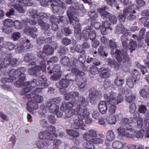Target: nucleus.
Returning a JSON list of instances; mask_svg holds the SVG:
<instances>
[{
	"label": "nucleus",
	"instance_id": "8fccbe9b",
	"mask_svg": "<svg viewBox=\"0 0 149 149\" xmlns=\"http://www.w3.org/2000/svg\"><path fill=\"white\" fill-rule=\"evenodd\" d=\"M24 23L25 21L23 22V23L22 24L20 21L16 20L14 22V26H15V28L17 29H21L24 27H26V26L24 24Z\"/></svg>",
	"mask_w": 149,
	"mask_h": 149
},
{
	"label": "nucleus",
	"instance_id": "58836bf2",
	"mask_svg": "<svg viewBox=\"0 0 149 149\" xmlns=\"http://www.w3.org/2000/svg\"><path fill=\"white\" fill-rule=\"evenodd\" d=\"M105 100L109 104L108 105L109 112L111 114L115 113L117 108V107L115 106L116 105H114L113 103H111L110 102L108 101L107 100Z\"/></svg>",
	"mask_w": 149,
	"mask_h": 149
},
{
	"label": "nucleus",
	"instance_id": "c9c22d12",
	"mask_svg": "<svg viewBox=\"0 0 149 149\" xmlns=\"http://www.w3.org/2000/svg\"><path fill=\"white\" fill-rule=\"evenodd\" d=\"M38 23L43 30L47 31L49 28V25L48 23L45 22L42 19H38Z\"/></svg>",
	"mask_w": 149,
	"mask_h": 149
},
{
	"label": "nucleus",
	"instance_id": "a18cd8bd",
	"mask_svg": "<svg viewBox=\"0 0 149 149\" xmlns=\"http://www.w3.org/2000/svg\"><path fill=\"white\" fill-rule=\"evenodd\" d=\"M77 84L80 89L84 88L86 84V81L81 78H80L77 81Z\"/></svg>",
	"mask_w": 149,
	"mask_h": 149
},
{
	"label": "nucleus",
	"instance_id": "cd10ccee",
	"mask_svg": "<svg viewBox=\"0 0 149 149\" xmlns=\"http://www.w3.org/2000/svg\"><path fill=\"white\" fill-rule=\"evenodd\" d=\"M119 115H110L106 118L107 121L109 124L113 125L115 124L116 122L117 118H119Z\"/></svg>",
	"mask_w": 149,
	"mask_h": 149
},
{
	"label": "nucleus",
	"instance_id": "f3484780",
	"mask_svg": "<svg viewBox=\"0 0 149 149\" xmlns=\"http://www.w3.org/2000/svg\"><path fill=\"white\" fill-rule=\"evenodd\" d=\"M30 100L26 104V109L30 113H32L34 110L37 109L38 107V104L34 102L32 100Z\"/></svg>",
	"mask_w": 149,
	"mask_h": 149
},
{
	"label": "nucleus",
	"instance_id": "c756f323",
	"mask_svg": "<svg viewBox=\"0 0 149 149\" xmlns=\"http://www.w3.org/2000/svg\"><path fill=\"white\" fill-rule=\"evenodd\" d=\"M26 79L25 74L21 75V76L19 78V80L15 83V85L17 87H20L24 85V81Z\"/></svg>",
	"mask_w": 149,
	"mask_h": 149
},
{
	"label": "nucleus",
	"instance_id": "4d7b16f0",
	"mask_svg": "<svg viewBox=\"0 0 149 149\" xmlns=\"http://www.w3.org/2000/svg\"><path fill=\"white\" fill-rule=\"evenodd\" d=\"M4 46V48L10 51L12 50L15 47V45L10 42H5Z\"/></svg>",
	"mask_w": 149,
	"mask_h": 149
},
{
	"label": "nucleus",
	"instance_id": "b1692460",
	"mask_svg": "<svg viewBox=\"0 0 149 149\" xmlns=\"http://www.w3.org/2000/svg\"><path fill=\"white\" fill-rule=\"evenodd\" d=\"M74 35L77 40H82V36L81 34V26L74 27Z\"/></svg>",
	"mask_w": 149,
	"mask_h": 149
},
{
	"label": "nucleus",
	"instance_id": "a19ab883",
	"mask_svg": "<svg viewBox=\"0 0 149 149\" xmlns=\"http://www.w3.org/2000/svg\"><path fill=\"white\" fill-rule=\"evenodd\" d=\"M131 75L132 77L135 79V81L139 82L140 78V75L139 72L136 69H134L132 72Z\"/></svg>",
	"mask_w": 149,
	"mask_h": 149
},
{
	"label": "nucleus",
	"instance_id": "052dcab7",
	"mask_svg": "<svg viewBox=\"0 0 149 149\" xmlns=\"http://www.w3.org/2000/svg\"><path fill=\"white\" fill-rule=\"evenodd\" d=\"M29 13L30 14V16L33 19L37 18L38 14V10H34L33 9H30L29 11Z\"/></svg>",
	"mask_w": 149,
	"mask_h": 149
},
{
	"label": "nucleus",
	"instance_id": "6e6552de",
	"mask_svg": "<svg viewBox=\"0 0 149 149\" xmlns=\"http://www.w3.org/2000/svg\"><path fill=\"white\" fill-rule=\"evenodd\" d=\"M101 93V91L96 90L94 87H92L89 92V97L90 99V102L93 104L95 103L97 101V98L100 97Z\"/></svg>",
	"mask_w": 149,
	"mask_h": 149
},
{
	"label": "nucleus",
	"instance_id": "39448f33",
	"mask_svg": "<svg viewBox=\"0 0 149 149\" xmlns=\"http://www.w3.org/2000/svg\"><path fill=\"white\" fill-rule=\"evenodd\" d=\"M104 97L105 100L110 102L111 103H113L114 105H117L123 100V97L120 94L118 95L116 99V94L113 92H111L109 96L104 94Z\"/></svg>",
	"mask_w": 149,
	"mask_h": 149
},
{
	"label": "nucleus",
	"instance_id": "72a5a7b5",
	"mask_svg": "<svg viewBox=\"0 0 149 149\" xmlns=\"http://www.w3.org/2000/svg\"><path fill=\"white\" fill-rule=\"evenodd\" d=\"M74 50L76 52L81 53L84 56L86 55V51L83 49L82 46L80 45H76L75 47Z\"/></svg>",
	"mask_w": 149,
	"mask_h": 149
},
{
	"label": "nucleus",
	"instance_id": "5701e85b",
	"mask_svg": "<svg viewBox=\"0 0 149 149\" xmlns=\"http://www.w3.org/2000/svg\"><path fill=\"white\" fill-rule=\"evenodd\" d=\"M30 82L28 81L25 82L24 84L23 88L20 92V94L21 95H23L27 94L29 92L32 88L30 87Z\"/></svg>",
	"mask_w": 149,
	"mask_h": 149
},
{
	"label": "nucleus",
	"instance_id": "f704fd0d",
	"mask_svg": "<svg viewBox=\"0 0 149 149\" xmlns=\"http://www.w3.org/2000/svg\"><path fill=\"white\" fill-rule=\"evenodd\" d=\"M134 6H129L125 8L124 10V13L127 15H128V14H131L133 13H136V11L134 9Z\"/></svg>",
	"mask_w": 149,
	"mask_h": 149
},
{
	"label": "nucleus",
	"instance_id": "0e129e2a",
	"mask_svg": "<svg viewBox=\"0 0 149 149\" xmlns=\"http://www.w3.org/2000/svg\"><path fill=\"white\" fill-rule=\"evenodd\" d=\"M65 78L66 79L70 82L74 81L75 80V76L72 73L68 74L65 76Z\"/></svg>",
	"mask_w": 149,
	"mask_h": 149
},
{
	"label": "nucleus",
	"instance_id": "e433bc0d",
	"mask_svg": "<svg viewBox=\"0 0 149 149\" xmlns=\"http://www.w3.org/2000/svg\"><path fill=\"white\" fill-rule=\"evenodd\" d=\"M14 21L10 19H5L3 22V25L7 27L10 28L14 26Z\"/></svg>",
	"mask_w": 149,
	"mask_h": 149
},
{
	"label": "nucleus",
	"instance_id": "423d86ee",
	"mask_svg": "<svg viewBox=\"0 0 149 149\" xmlns=\"http://www.w3.org/2000/svg\"><path fill=\"white\" fill-rule=\"evenodd\" d=\"M79 63L77 59L72 57L71 59V63L69 65V67L71 69V72L72 73L79 76H83L85 74V73L83 71L80 70L78 68H76L77 64Z\"/></svg>",
	"mask_w": 149,
	"mask_h": 149
},
{
	"label": "nucleus",
	"instance_id": "6e6d98bb",
	"mask_svg": "<svg viewBox=\"0 0 149 149\" xmlns=\"http://www.w3.org/2000/svg\"><path fill=\"white\" fill-rule=\"evenodd\" d=\"M133 122V118L130 117V119L128 118H125L121 120V123L123 125H125L127 124L131 123Z\"/></svg>",
	"mask_w": 149,
	"mask_h": 149
},
{
	"label": "nucleus",
	"instance_id": "1a4fd4ad",
	"mask_svg": "<svg viewBox=\"0 0 149 149\" xmlns=\"http://www.w3.org/2000/svg\"><path fill=\"white\" fill-rule=\"evenodd\" d=\"M58 134L56 133H51L48 131L40 132L39 134V139H47V140L53 141L54 137H57Z\"/></svg>",
	"mask_w": 149,
	"mask_h": 149
},
{
	"label": "nucleus",
	"instance_id": "dca6fc26",
	"mask_svg": "<svg viewBox=\"0 0 149 149\" xmlns=\"http://www.w3.org/2000/svg\"><path fill=\"white\" fill-rule=\"evenodd\" d=\"M38 31L37 29L35 26L33 27H25V29L24 30V32L28 35H30L31 37L34 38H35L37 37V35L35 33Z\"/></svg>",
	"mask_w": 149,
	"mask_h": 149
},
{
	"label": "nucleus",
	"instance_id": "0eeeda50",
	"mask_svg": "<svg viewBox=\"0 0 149 149\" xmlns=\"http://www.w3.org/2000/svg\"><path fill=\"white\" fill-rule=\"evenodd\" d=\"M46 68L40 65L31 68L29 70V73L32 75L36 76H40L41 71L44 72L46 71Z\"/></svg>",
	"mask_w": 149,
	"mask_h": 149
},
{
	"label": "nucleus",
	"instance_id": "4be33fe9",
	"mask_svg": "<svg viewBox=\"0 0 149 149\" xmlns=\"http://www.w3.org/2000/svg\"><path fill=\"white\" fill-rule=\"evenodd\" d=\"M46 53L44 51L39 52L37 53L38 57L42 59V60L40 61V64L46 68L45 62L46 56Z\"/></svg>",
	"mask_w": 149,
	"mask_h": 149
},
{
	"label": "nucleus",
	"instance_id": "bb28decb",
	"mask_svg": "<svg viewBox=\"0 0 149 149\" xmlns=\"http://www.w3.org/2000/svg\"><path fill=\"white\" fill-rule=\"evenodd\" d=\"M69 9L71 10L75 14H79L80 10L78 3H72L71 5L69 8Z\"/></svg>",
	"mask_w": 149,
	"mask_h": 149
},
{
	"label": "nucleus",
	"instance_id": "864d4df0",
	"mask_svg": "<svg viewBox=\"0 0 149 149\" xmlns=\"http://www.w3.org/2000/svg\"><path fill=\"white\" fill-rule=\"evenodd\" d=\"M146 31V29L144 28H142L141 29L137 37V40L138 41H140L143 39Z\"/></svg>",
	"mask_w": 149,
	"mask_h": 149
},
{
	"label": "nucleus",
	"instance_id": "de8ad7c7",
	"mask_svg": "<svg viewBox=\"0 0 149 149\" xmlns=\"http://www.w3.org/2000/svg\"><path fill=\"white\" fill-rule=\"evenodd\" d=\"M72 22L70 21V24H72L73 27L81 26L80 24L79 23V20L77 17H74L71 19Z\"/></svg>",
	"mask_w": 149,
	"mask_h": 149
},
{
	"label": "nucleus",
	"instance_id": "6ab92c4d",
	"mask_svg": "<svg viewBox=\"0 0 149 149\" xmlns=\"http://www.w3.org/2000/svg\"><path fill=\"white\" fill-rule=\"evenodd\" d=\"M79 114V111H77L76 110L72 109L69 110L65 113V118H69L72 117L71 119L77 118L78 115Z\"/></svg>",
	"mask_w": 149,
	"mask_h": 149
},
{
	"label": "nucleus",
	"instance_id": "49530a36",
	"mask_svg": "<svg viewBox=\"0 0 149 149\" xmlns=\"http://www.w3.org/2000/svg\"><path fill=\"white\" fill-rule=\"evenodd\" d=\"M15 77H13L12 76L10 75L9 74V76L8 77L3 78L1 79V82L3 84L6 83H9L13 82L15 80Z\"/></svg>",
	"mask_w": 149,
	"mask_h": 149
},
{
	"label": "nucleus",
	"instance_id": "9d476101",
	"mask_svg": "<svg viewBox=\"0 0 149 149\" xmlns=\"http://www.w3.org/2000/svg\"><path fill=\"white\" fill-rule=\"evenodd\" d=\"M60 99L58 97L53 98L52 99V103L49 106V111L51 113H54L55 112L59 110V107L56 104H58L61 102Z\"/></svg>",
	"mask_w": 149,
	"mask_h": 149
},
{
	"label": "nucleus",
	"instance_id": "a878e982",
	"mask_svg": "<svg viewBox=\"0 0 149 149\" xmlns=\"http://www.w3.org/2000/svg\"><path fill=\"white\" fill-rule=\"evenodd\" d=\"M60 63L63 65L65 67H68L71 63V61L68 57L63 56L60 59Z\"/></svg>",
	"mask_w": 149,
	"mask_h": 149
},
{
	"label": "nucleus",
	"instance_id": "13d9d810",
	"mask_svg": "<svg viewBox=\"0 0 149 149\" xmlns=\"http://www.w3.org/2000/svg\"><path fill=\"white\" fill-rule=\"evenodd\" d=\"M108 62L115 70H117L119 69V65L116 61H112L111 59H110L108 60Z\"/></svg>",
	"mask_w": 149,
	"mask_h": 149
},
{
	"label": "nucleus",
	"instance_id": "9b49d317",
	"mask_svg": "<svg viewBox=\"0 0 149 149\" xmlns=\"http://www.w3.org/2000/svg\"><path fill=\"white\" fill-rule=\"evenodd\" d=\"M26 70L24 67L19 68L15 70H11L9 72V74L12 76L13 77H14L15 79L19 78L21 76V75L24 74V73L26 72Z\"/></svg>",
	"mask_w": 149,
	"mask_h": 149
},
{
	"label": "nucleus",
	"instance_id": "412c9836",
	"mask_svg": "<svg viewBox=\"0 0 149 149\" xmlns=\"http://www.w3.org/2000/svg\"><path fill=\"white\" fill-rule=\"evenodd\" d=\"M65 19V17L63 16L56 17L55 15H52L50 17V20L52 23L56 22L59 24L63 22Z\"/></svg>",
	"mask_w": 149,
	"mask_h": 149
},
{
	"label": "nucleus",
	"instance_id": "20e7f679",
	"mask_svg": "<svg viewBox=\"0 0 149 149\" xmlns=\"http://www.w3.org/2000/svg\"><path fill=\"white\" fill-rule=\"evenodd\" d=\"M115 57L119 63L122 62L123 63L129 61L130 58L126 50L119 49L116 50L115 52Z\"/></svg>",
	"mask_w": 149,
	"mask_h": 149
},
{
	"label": "nucleus",
	"instance_id": "37998d69",
	"mask_svg": "<svg viewBox=\"0 0 149 149\" xmlns=\"http://www.w3.org/2000/svg\"><path fill=\"white\" fill-rule=\"evenodd\" d=\"M106 136L107 140L109 141L114 140L115 137L114 134L111 130H109L107 132Z\"/></svg>",
	"mask_w": 149,
	"mask_h": 149
},
{
	"label": "nucleus",
	"instance_id": "680f3d73",
	"mask_svg": "<svg viewBox=\"0 0 149 149\" xmlns=\"http://www.w3.org/2000/svg\"><path fill=\"white\" fill-rule=\"evenodd\" d=\"M68 51V49L65 47L60 46L58 48V52L60 55L65 54Z\"/></svg>",
	"mask_w": 149,
	"mask_h": 149
},
{
	"label": "nucleus",
	"instance_id": "f257e3e1",
	"mask_svg": "<svg viewBox=\"0 0 149 149\" xmlns=\"http://www.w3.org/2000/svg\"><path fill=\"white\" fill-rule=\"evenodd\" d=\"M47 79L44 75H42L38 80L40 88H37L29 95H26L25 98L29 100H32L35 102L41 103L43 101V97L38 94L41 92L43 88H46L49 85L47 81Z\"/></svg>",
	"mask_w": 149,
	"mask_h": 149
},
{
	"label": "nucleus",
	"instance_id": "2eb2a0df",
	"mask_svg": "<svg viewBox=\"0 0 149 149\" xmlns=\"http://www.w3.org/2000/svg\"><path fill=\"white\" fill-rule=\"evenodd\" d=\"M108 102L106 101H102L98 104V108L100 113L102 114H105L108 110Z\"/></svg>",
	"mask_w": 149,
	"mask_h": 149
},
{
	"label": "nucleus",
	"instance_id": "ddd939ff",
	"mask_svg": "<svg viewBox=\"0 0 149 149\" xmlns=\"http://www.w3.org/2000/svg\"><path fill=\"white\" fill-rule=\"evenodd\" d=\"M77 118L79 120L76 118L72 120V121H74V123L71 125V127L72 129L76 130L81 129L82 130H84L85 128L83 127V126L84 125V122L82 120L84 119H80L78 117Z\"/></svg>",
	"mask_w": 149,
	"mask_h": 149
},
{
	"label": "nucleus",
	"instance_id": "c85d7f7f",
	"mask_svg": "<svg viewBox=\"0 0 149 149\" xmlns=\"http://www.w3.org/2000/svg\"><path fill=\"white\" fill-rule=\"evenodd\" d=\"M114 83L117 87H121L125 83V80L123 79H121L120 76H117L114 80Z\"/></svg>",
	"mask_w": 149,
	"mask_h": 149
},
{
	"label": "nucleus",
	"instance_id": "7ed1b4c3",
	"mask_svg": "<svg viewBox=\"0 0 149 149\" xmlns=\"http://www.w3.org/2000/svg\"><path fill=\"white\" fill-rule=\"evenodd\" d=\"M97 136V131L94 130H90L88 132L85 133L84 134L83 138L85 140L87 141L85 143L86 146L90 149L95 148V146L91 143L93 141V140Z\"/></svg>",
	"mask_w": 149,
	"mask_h": 149
},
{
	"label": "nucleus",
	"instance_id": "2f4dec72",
	"mask_svg": "<svg viewBox=\"0 0 149 149\" xmlns=\"http://www.w3.org/2000/svg\"><path fill=\"white\" fill-rule=\"evenodd\" d=\"M103 19L105 21H109L111 23L115 24L116 23L117 18L116 17L113 15H111L109 13L108 16H106Z\"/></svg>",
	"mask_w": 149,
	"mask_h": 149
},
{
	"label": "nucleus",
	"instance_id": "69168bd1",
	"mask_svg": "<svg viewBox=\"0 0 149 149\" xmlns=\"http://www.w3.org/2000/svg\"><path fill=\"white\" fill-rule=\"evenodd\" d=\"M136 2L137 5L136 8V9H139L144 6L146 4V2L143 0H136Z\"/></svg>",
	"mask_w": 149,
	"mask_h": 149
},
{
	"label": "nucleus",
	"instance_id": "bf43d9fd",
	"mask_svg": "<svg viewBox=\"0 0 149 149\" xmlns=\"http://www.w3.org/2000/svg\"><path fill=\"white\" fill-rule=\"evenodd\" d=\"M89 31L85 29L82 32V40H87L89 39Z\"/></svg>",
	"mask_w": 149,
	"mask_h": 149
},
{
	"label": "nucleus",
	"instance_id": "f03ea898",
	"mask_svg": "<svg viewBox=\"0 0 149 149\" xmlns=\"http://www.w3.org/2000/svg\"><path fill=\"white\" fill-rule=\"evenodd\" d=\"M78 102L81 104H79L77 106V110L79 111L77 117L80 119H84L89 115V112L86 108L88 104V102L87 99L82 96H80L78 98Z\"/></svg>",
	"mask_w": 149,
	"mask_h": 149
},
{
	"label": "nucleus",
	"instance_id": "e2e57ef3",
	"mask_svg": "<svg viewBox=\"0 0 149 149\" xmlns=\"http://www.w3.org/2000/svg\"><path fill=\"white\" fill-rule=\"evenodd\" d=\"M144 133V131L143 130H141L134 133L135 138L137 139H141L143 138Z\"/></svg>",
	"mask_w": 149,
	"mask_h": 149
},
{
	"label": "nucleus",
	"instance_id": "ea45409f",
	"mask_svg": "<svg viewBox=\"0 0 149 149\" xmlns=\"http://www.w3.org/2000/svg\"><path fill=\"white\" fill-rule=\"evenodd\" d=\"M107 8V7L104 6L100 8L99 9V12L100 14L101 17L103 19L106 16H108V14H109V13L106 11V10Z\"/></svg>",
	"mask_w": 149,
	"mask_h": 149
},
{
	"label": "nucleus",
	"instance_id": "a211bd4d",
	"mask_svg": "<svg viewBox=\"0 0 149 149\" xmlns=\"http://www.w3.org/2000/svg\"><path fill=\"white\" fill-rule=\"evenodd\" d=\"M70 84L69 81L65 78H62L56 84L57 87L58 88H67Z\"/></svg>",
	"mask_w": 149,
	"mask_h": 149
},
{
	"label": "nucleus",
	"instance_id": "4c0bfd02",
	"mask_svg": "<svg viewBox=\"0 0 149 149\" xmlns=\"http://www.w3.org/2000/svg\"><path fill=\"white\" fill-rule=\"evenodd\" d=\"M36 144L38 148H42L49 146V143L45 141H38L36 142Z\"/></svg>",
	"mask_w": 149,
	"mask_h": 149
},
{
	"label": "nucleus",
	"instance_id": "338daca9",
	"mask_svg": "<svg viewBox=\"0 0 149 149\" xmlns=\"http://www.w3.org/2000/svg\"><path fill=\"white\" fill-rule=\"evenodd\" d=\"M61 66L59 64L55 65L52 68V73H61Z\"/></svg>",
	"mask_w": 149,
	"mask_h": 149
},
{
	"label": "nucleus",
	"instance_id": "393cba45",
	"mask_svg": "<svg viewBox=\"0 0 149 149\" xmlns=\"http://www.w3.org/2000/svg\"><path fill=\"white\" fill-rule=\"evenodd\" d=\"M43 50L47 56H50L53 54L54 53V48L49 45H47L44 46Z\"/></svg>",
	"mask_w": 149,
	"mask_h": 149
},
{
	"label": "nucleus",
	"instance_id": "473e14b6",
	"mask_svg": "<svg viewBox=\"0 0 149 149\" xmlns=\"http://www.w3.org/2000/svg\"><path fill=\"white\" fill-rule=\"evenodd\" d=\"M135 79L131 77H129L127 79L126 83L128 86L130 88H132L134 84L138 83L139 82H135Z\"/></svg>",
	"mask_w": 149,
	"mask_h": 149
},
{
	"label": "nucleus",
	"instance_id": "774afa93",
	"mask_svg": "<svg viewBox=\"0 0 149 149\" xmlns=\"http://www.w3.org/2000/svg\"><path fill=\"white\" fill-rule=\"evenodd\" d=\"M61 73H54L51 76L50 78L53 81H57L61 77Z\"/></svg>",
	"mask_w": 149,
	"mask_h": 149
},
{
	"label": "nucleus",
	"instance_id": "4468645a",
	"mask_svg": "<svg viewBox=\"0 0 149 149\" xmlns=\"http://www.w3.org/2000/svg\"><path fill=\"white\" fill-rule=\"evenodd\" d=\"M111 75L110 70L108 68L103 67L100 68L99 76L101 78H108Z\"/></svg>",
	"mask_w": 149,
	"mask_h": 149
},
{
	"label": "nucleus",
	"instance_id": "3c124183",
	"mask_svg": "<svg viewBox=\"0 0 149 149\" xmlns=\"http://www.w3.org/2000/svg\"><path fill=\"white\" fill-rule=\"evenodd\" d=\"M89 72L90 74L95 75L100 73V69L99 70L96 66L93 65L90 68Z\"/></svg>",
	"mask_w": 149,
	"mask_h": 149
},
{
	"label": "nucleus",
	"instance_id": "7c9ffc66",
	"mask_svg": "<svg viewBox=\"0 0 149 149\" xmlns=\"http://www.w3.org/2000/svg\"><path fill=\"white\" fill-rule=\"evenodd\" d=\"M112 148L114 149H122L124 147V143L119 141L113 142L112 145Z\"/></svg>",
	"mask_w": 149,
	"mask_h": 149
},
{
	"label": "nucleus",
	"instance_id": "79ce46f5",
	"mask_svg": "<svg viewBox=\"0 0 149 149\" xmlns=\"http://www.w3.org/2000/svg\"><path fill=\"white\" fill-rule=\"evenodd\" d=\"M34 59L35 57L32 54L27 53L24 56V61L26 63H29Z\"/></svg>",
	"mask_w": 149,
	"mask_h": 149
},
{
	"label": "nucleus",
	"instance_id": "603ef678",
	"mask_svg": "<svg viewBox=\"0 0 149 149\" xmlns=\"http://www.w3.org/2000/svg\"><path fill=\"white\" fill-rule=\"evenodd\" d=\"M129 49L130 50V52L132 53L133 51H134L137 46V43L136 41L133 40H131L129 43Z\"/></svg>",
	"mask_w": 149,
	"mask_h": 149
},
{
	"label": "nucleus",
	"instance_id": "09e8293b",
	"mask_svg": "<svg viewBox=\"0 0 149 149\" xmlns=\"http://www.w3.org/2000/svg\"><path fill=\"white\" fill-rule=\"evenodd\" d=\"M10 58H11V56L9 54L6 56L4 59L2 67H6L8 65H10Z\"/></svg>",
	"mask_w": 149,
	"mask_h": 149
},
{
	"label": "nucleus",
	"instance_id": "5fc2aeb1",
	"mask_svg": "<svg viewBox=\"0 0 149 149\" xmlns=\"http://www.w3.org/2000/svg\"><path fill=\"white\" fill-rule=\"evenodd\" d=\"M23 42H24V44L21 46V49L20 50L21 51L23 50V48H26V49H29L31 47V45L29 43V40H22Z\"/></svg>",
	"mask_w": 149,
	"mask_h": 149
},
{
	"label": "nucleus",
	"instance_id": "f8f14e48",
	"mask_svg": "<svg viewBox=\"0 0 149 149\" xmlns=\"http://www.w3.org/2000/svg\"><path fill=\"white\" fill-rule=\"evenodd\" d=\"M20 4L17 6V9L20 13H24L25 10L22 6H30L32 5V3L31 2L32 0H17Z\"/></svg>",
	"mask_w": 149,
	"mask_h": 149
},
{
	"label": "nucleus",
	"instance_id": "c03bdc74",
	"mask_svg": "<svg viewBox=\"0 0 149 149\" xmlns=\"http://www.w3.org/2000/svg\"><path fill=\"white\" fill-rule=\"evenodd\" d=\"M66 132L68 135L73 138H77L79 136V133L77 131L74 130H67Z\"/></svg>",
	"mask_w": 149,
	"mask_h": 149
},
{
	"label": "nucleus",
	"instance_id": "aec40b11",
	"mask_svg": "<svg viewBox=\"0 0 149 149\" xmlns=\"http://www.w3.org/2000/svg\"><path fill=\"white\" fill-rule=\"evenodd\" d=\"M51 6L52 8L53 12L54 13H58L59 15H62L64 13V8L58 5L52 4Z\"/></svg>",
	"mask_w": 149,
	"mask_h": 149
}]
</instances>
